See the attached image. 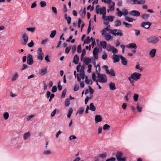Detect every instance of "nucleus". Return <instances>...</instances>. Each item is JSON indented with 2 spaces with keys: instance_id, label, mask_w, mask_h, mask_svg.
I'll use <instances>...</instances> for the list:
<instances>
[{
  "instance_id": "nucleus-12",
  "label": "nucleus",
  "mask_w": 161,
  "mask_h": 161,
  "mask_svg": "<svg viewBox=\"0 0 161 161\" xmlns=\"http://www.w3.org/2000/svg\"><path fill=\"white\" fill-rule=\"evenodd\" d=\"M102 18L105 21L112 22L115 18V17L112 15L105 16V15H104L102 16Z\"/></svg>"
},
{
  "instance_id": "nucleus-57",
  "label": "nucleus",
  "mask_w": 161,
  "mask_h": 161,
  "mask_svg": "<svg viewBox=\"0 0 161 161\" xmlns=\"http://www.w3.org/2000/svg\"><path fill=\"white\" fill-rule=\"evenodd\" d=\"M136 68L139 69L140 71H142L143 70V68H141L139 64H137L135 67Z\"/></svg>"
},
{
  "instance_id": "nucleus-64",
  "label": "nucleus",
  "mask_w": 161,
  "mask_h": 161,
  "mask_svg": "<svg viewBox=\"0 0 161 161\" xmlns=\"http://www.w3.org/2000/svg\"><path fill=\"white\" fill-rule=\"evenodd\" d=\"M112 53L114 54L117 53L118 52L117 49L116 48H114V47H113V48H112Z\"/></svg>"
},
{
  "instance_id": "nucleus-14",
  "label": "nucleus",
  "mask_w": 161,
  "mask_h": 161,
  "mask_svg": "<svg viewBox=\"0 0 161 161\" xmlns=\"http://www.w3.org/2000/svg\"><path fill=\"white\" fill-rule=\"evenodd\" d=\"M151 25V23L149 22H143L141 25V26L144 28L148 29Z\"/></svg>"
},
{
  "instance_id": "nucleus-44",
  "label": "nucleus",
  "mask_w": 161,
  "mask_h": 161,
  "mask_svg": "<svg viewBox=\"0 0 161 161\" xmlns=\"http://www.w3.org/2000/svg\"><path fill=\"white\" fill-rule=\"evenodd\" d=\"M139 95L137 93H135L133 96V99L135 102L137 101Z\"/></svg>"
},
{
  "instance_id": "nucleus-25",
  "label": "nucleus",
  "mask_w": 161,
  "mask_h": 161,
  "mask_svg": "<svg viewBox=\"0 0 161 161\" xmlns=\"http://www.w3.org/2000/svg\"><path fill=\"white\" fill-rule=\"evenodd\" d=\"M52 153V152L50 150H45L43 152V154L45 156L50 155Z\"/></svg>"
},
{
  "instance_id": "nucleus-41",
  "label": "nucleus",
  "mask_w": 161,
  "mask_h": 161,
  "mask_svg": "<svg viewBox=\"0 0 161 161\" xmlns=\"http://www.w3.org/2000/svg\"><path fill=\"white\" fill-rule=\"evenodd\" d=\"M125 20L129 22H132L133 21L135 20V19H134L133 18H130L127 16L125 17Z\"/></svg>"
},
{
  "instance_id": "nucleus-61",
  "label": "nucleus",
  "mask_w": 161,
  "mask_h": 161,
  "mask_svg": "<svg viewBox=\"0 0 161 161\" xmlns=\"http://www.w3.org/2000/svg\"><path fill=\"white\" fill-rule=\"evenodd\" d=\"M76 137L74 135L70 136L69 137V140L70 141H72L73 140L76 139Z\"/></svg>"
},
{
  "instance_id": "nucleus-51",
  "label": "nucleus",
  "mask_w": 161,
  "mask_h": 161,
  "mask_svg": "<svg viewBox=\"0 0 161 161\" xmlns=\"http://www.w3.org/2000/svg\"><path fill=\"white\" fill-rule=\"evenodd\" d=\"M123 24L125 25L126 27L127 28H130L132 26L131 25L127 22H123Z\"/></svg>"
},
{
  "instance_id": "nucleus-63",
  "label": "nucleus",
  "mask_w": 161,
  "mask_h": 161,
  "mask_svg": "<svg viewBox=\"0 0 161 161\" xmlns=\"http://www.w3.org/2000/svg\"><path fill=\"white\" fill-rule=\"evenodd\" d=\"M66 92V90L65 89L64 90L63 92L61 95V97L63 98L65 97V94Z\"/></svg>"
},
{
  "instance_id": "nucleus-34",
  "label": "nucleus",
  "mask_w": 161,
  "mask_h": 161,
  "mask_svg": "<svg viewBox=\"0 0 161 161\" xmlns=\"http://www.w3.org/2000/svg\"><path fill=\"white\" fill-rule=\"evenodd\" d=\"M89 107L91 111H94L96 110V107L92 103H91L90 104Z\"/></svg>"
},
{
  "instance_id": "nucleus-10",
  "label": "nucleus",
  "mask_w": 161,
  "mask_h": 161,
  "mask_svg": "<svg viewBox=\"0 0 161 161\" xmlns=\"http://www.w3.org/2000/svg\"><path fill=\"white\" fill-rule=\"evenodd\" d=\"M122 156V153L120 152H118L116 154V157L118 161H126V158H124L121 157Z\"/></svg>"
},
{
  "instance_id": "nucleus-52",
  "label": "nucleus",
  "mask_w": 161,
  "mask_h": 161,
  "mask_svg": "<svg viewBox=\"0 0 161 161\" xmlns=\"http://www.w3.org/2000/svg\"><path fill=\"white\" fill-rule=\"evenodd\" d=\"M127 105L126 103H123L122 104V109L123 110H125L126 109V108L127 107Z\"/></svg>"
},
{
  "instance_id": "nucleus-35",
  "label": "nucleus",
  "mask_w": 161,
  "mask_h": 161,
  "mask_svg": "<svg viewBox=\"0 0 161 161\" xmlns=\"http://www.w3.org/2000/svg\"><path fill=\"white\" fill-rule=\"evenodd\" d=\"M47 71L46 69H42L39 71V74L42 75H44L46 73Z\"/></svg>"
},
{
  "instance_id": "nucleus-54",
  "label": "nucleus",
  "mask_w": 161,
  "mask_h": 161,
  "mask_svg": "<svg viewBox=\"0 0 161 161\" xmlns=\"http://www.w3.org/2000/svg\"><path fill=\"white\" fill-rule=\"evenodd\" d=\"M130 2H132V4H139V3L138 2V1L137 0H131L130 1Z\"/></svg>"
},
{
  "instance_id": "nucleus-24",
  "label": "nucleus",
  "mask_w": 161,
  "mask_h": 161,
  "mask_svg": "<svg viewBox=\"0 0 161 161\" xmlns=\"http://www.w3.org/2000/svg\"><path fill=\"white\" fill-rule=\"evenodd\" d=\"M19 77V74L17 72H15L12 76L11 80L12 81H15Z\"/></svg>"
},
{
  "instance_id": "nucleus-15",
  "label": "nucleus",
  "mask_w": 161,
  "mask_h": 161,
  "mask_svg": "<svg viewBox=\"0 0 161 161\" xmlns=\"http://www.w3.org/2000/svg\"><path fill=\"white\" fill-rule=\"evenodd\" d=\"M31 136V133L30 131H28L27 132L24 133L23 136V139L24 141H26L28 140L30 137Z\"/></svg>"
},
{
  "instance_id": "nucleus-13",
  "label": "nucleus",
  "mask_w": 161,
  "mask_h": 161,
  "mask_svg": "<svg viewBox=\"0 0 161 161\" xmlns=\"http://www.w3.org/2000/svg\"><path fill=\"white\" fill-rule=\"evenodd\" d=\"M99 49L97 47H96L94 48L93 51V54L95 59H97L98 58V52Z\"/></svg>"
},
{
  "instance_id": "nucleus-43",
  "label": "nucleus",
  "mask_w": 161,
  "mask_h": 161,
  "mask_svg": "<svg viewBox=\"0 0 161 161\" xmlns=\"http://www.w3.org/2000/svg\"><path fill=\"white\" fill-rule=\"evenodd\" d=\"M136 108L137 109L139 112H142V106L141 105H139V104H137Z\"/></svg>"
},
{
  "instance_id": "nucleus-46",
  "label": "nucleus",
  "mask_w": 161,
  "mask_h": 161,
  "mask_svg": "<svg viewBox=\"0 0 161 161\" xmlns=\"http://www.w3.org/2000/svg\"><path fill=\"white\" fill-rule=\"evenodd\" d=\"M40 5L41 7H44L47 5V3L45 1H41L40 3Z\"/></svg>"
},
{
  "instance_id": "nucleus-39",
  "label": "nucleus",
  "mask_w": 161,
  "mask_h": 161,
  "mask_svg": "<svg viewBox=\"0 0 161 161\" xmlns=\"http://www.w3.org/2000/svg\"><path fill=\"white\" fill-rule=\"evenodd\" d=\"M110 128V125L107 124H105L103 127V129L105 130H108Z\"/></svg>"
},
{
  "instance_id": "nucleus-62",
  "label": "nucleus",
  "mask_w": 161,
  "mask_h": 161,
  "mask_svg": "<svg viewBox=\"0 0 161 161\" xmlns=\"http://www.w3.org/2000/svg\"><path fill=\"white\" fill-rule=\"evenodd\" d=\"M92 65L91 64H88V69L87 72L88 73H90L91 72V68Z\"/></svg>"
},
{
  "instance_id": "nucleus-22",
  "label": "nucleus",
  "mask_w": 161,
  "mask_h": 161,
  "mask_svg": "<svg viewBox=\"0 0 161 161\" xmlns=\"http://www.w3.org/2000/svg\"><path fill=\"white\" fill-rule=\"evenodd\" d=\"M115 3L114 2H112L111 4H110L108 6L109 9L107 10V11L109 12V11H113L114 9Z\"/></svg>"
},
{
  "instance_id": "nucleus-38",
  "label": "nucleus",
  "mask_w": 161,
  "mask_h": 161,
  "mask_svg": "<svg viewBox=\"0 0 161 161\" xmlns=\"http://www.w3.org/2000/svg\"><path fill=\"white\" fill-rule=\"evenodd\" d=\"M26 29L28 31H31V32H33L36 30V28L35 27H31L27 28Z\"/></svg>"
},
{
  "instance_id": "nucleus-58",
  "label": "nucleus",
  "mask_w": 161,
  "mask_h": 161,
  "mask_svg": "<svg viewBox=\"0 0 161 161\" xmlns=\"http://www.w3.org/2000/svg\"><path fill=\"white\" fill-rule=\"evenodd\" d=\"M57 90V88L56 86H53L52 88V92H56Z\"/></svg>"
},
{
  "instance_id": "nucleus-27",
  "label": "nucleus",
  "mask_w": 161,
  "mask_h": 161,
  "mask_svg": "<svg viewBox=\"0 0 161 161\" xmlns=\"http://www.w3.org/2000/svg\"><path fill=\"white\" fill-rule=\"evenodd\" d=\"M79 60V58L77 55H75L74 58L73 62L76 64H78Z\"/></svg>"
},
{
  "instance_id": "nucleus-49",
  "label": "nucleus",
  "mask_w": 161,
  "mask_h": 161,
  "mask_svg": "<svg viewBox=\"0 0 161 161\" xmlns=\"http://www.w3.org/2000/svg\"><path fill=\"white\" fill-rule=\"evenodd\" d=\"M71 48V47L70 46L66 47L65 50V53L67 54L69 52Z\"/></svg>"
},
{
  "instance_id": "nucleus-11",
  "label": "nucleus",
  "mask_w": 161,
  "mask_h": 161,
  "mask_svg": "<svg viewBox=\"0 0 161 161\" xmlns=\"http://www.w3.org/2000/svg\"><path fill=\"white\" fill-rule=\"evenodd\" d=\"M34 62L33 56L30 54H28L27 55V63L29 65H32Z\"/></svg>"
},
{
  "instance_id": "nucleus-2",
  "label": "nucleus",
  "mask_w": 161,
  "mask_h": 161,
  "mask_svg": "<svg viewBox=\"0 0 161 161\" xmlns=\"http://www.w3.org/2000/svg\"><path fill=\"white\" fill-rule=\"evenodd\" d=\"M76 69L77 72H80L79 74H77V80L79 82L81 79L83 80L85 78L84 68L83 66L79 65L77 66Z\"/></svg>"
},
{
  "instance_id": "nucleus-17",
  "label": "nucleus",
  "mask_w": 161,
  "mask_h": 161,
  "mask_svg": "<svg viewBox=\"0 0 161 161\" xmlns=\"http://www.w3.org/2000/svg\"><path fill=\"white\" fill-rule=\"evenodd\" d=\"M126 47L129 48L134 49H136L137 48L136 44L135 43H130L127 45L126 46Z\"/></svg>"
},
{
  "instance_id": "nucleus-19",
  "label": "nucleus",
  "mask_w": 161,
  "mask_h": 161,
  "mask_svg": "<svg viewBox=\"0 0 161 161\" xmlns=\"http://www.w3.org/2000/svg\"><path fill=\"white\" fill-rule=\"evenodd\" d=\"M102 117L99 115H97L95 116V122L96 123H97L99 122H100L102 121Z\"/></svg>"
},
{
  "instance_id": "nucleus-4",
  "label": "nucleus",
  "mask_w": 161,
  "mask_h": 161,
  "mask_svg": "<svg viewBox=\"0 0 161 161\" xmlns=\"http://www.w3.org/2000/svg\"><path fill=\"white\" fill-rule=\"evenodd\" d=\"M108 27L109 26H108L105 28V30L103 31V33L105 32V31L108 30H109V32L115 36H122L123 35V33L122 30L118 29L111 30Z\"/></svg>"
},
{
  "instance_id": "nucleus-8",
  "label": "nucleus",
  "mask_w": 161,
  "mask_h": 161,
  "mask_svg": "<svg viewBox=\"0 0 161 161\" xmlns=\"http://www.w3.org/2000/svg\"><path fill=\"white\" fill-rule=\"evenodd\" d=\"M141 74L137 72H135L131 74V78L135 81L137 80L141 76Z\"/></svg>"
},
{
  "instance_id": "nucleus-18",
  "label": "nucleus",
  "mask_w": 161,
  "mask_h": 161,
  "mask_svg": "<svg viewBox=\"0 0 161 161\" xmlns=\"http://www.w3.org/2000/svg\"><path fill=\"white\" fill-rule=\"evenodd\" d=\"M120 59L121 63L124 65H126L127 63V60L124 57L120 55Z\"/></svg>"
},
{
  "instance_id": "nucleus-1",
  "label": "nucleus",
  "mask_w": 161,
  "mask_h": 161,
  "mask_svg": "<svg viewBox=\"0 0 161 161\" xmlns=\"http://www.w3.org/2000/svg\"><path fill=\"white\" fill-rule=\"evenodd\" d=\"M95 67H96V71L98 77V80L102 83H105L107 81V76L104 74H100V66L98 65H96V63L94 64Z\"/></svg>"
},
{
  "instance_id": "nucleus-47",
  "label": "nucleus",
  "mask_w": 161,
  "mask_h": 161,
  "mask_svg": "<svg viewBox=\"0 0 161 161\" xmlns=\"http://www.w3.org/2000/svg\"><path fill=\"white\" fill-rule=\"evenodd\" d=\"M121 22L120 20H117L115 22V26L117 27L120 26L121 24Z\"/></svg>"
},
{
  "instance_id": "nucleus-9",
  "label": "nucleus",
  "mask_w": 161,
  "mask_h": 161,
  "mask_svg": "<svg viewBox=\"0 0 161 161\" xmlns=\"http://www.w3.org/2000/svg\"><path fill=\"white\" fill-rule=\"evenodd\" d=\"M105 30V28L103 29L102 31V35L104 37L107 41H109L111 39H112V37L109 34H107V31L109 32V30H106L105 31V32H103V31Z\"/></svg>"
},
{
  "instance_id": "nucleus-48",
  "label": "nucleus",
  "mask_w": 161,
  "mask_h": 161,
  "mask_svg": "<svg viewBox=\"0 0 161 161\" xmlns=\"http://www.w3.org/2000/svg\"><path fill=\"white\" fill-rule=\"evenodd\" d=\"M90 37L89 36H88L86 40L85 41L84 43L88 44L90 43Z\"/></svg>"
},
{
  "instance_id": "nucleus-37",
  "label": "nucleus",
  "mask_w": 161,
  "mask_h": 161,
  "mask_svg": "<svg viewBox=\"0 0 161 161\" xmlns=\"http://www.w3.org/2000/svg\"><path fill=\"white\" fill-rule=\"evenodd\" d=\"M56 33L57 31L55 30L52 31L50 35V37L51 38H53L56 35Z\"/></svg>"
},
{
  "instance_id": "nucleus-23",
  "label": "nucleus",
  "mask_w": 161,
  "mask_h": 161,
  "mask_svg": "<svg viewBox=\"0 0 161 161\" xmlns=\"http://www.w3.org/2000/svg\"><path fill=\"white\" fill-rule=\"evenodd\" d=\"M156 52V49L155 48H153L150 51L149 54L151 58H153L155 56Z\"/></svg>"
},
{
  "instance_id": "nucleus-60",
  "label": "nucleus",
  "mask_w": 161,
  "mask_h": 161,
  "mask_svg": "<svg viewBox=\"0 0 161 161\" xmlns=\"http://www.w3.org/2000/svg\"><path fill=\"white\" fill-rule=\"evenodd\" d=\"M77 52L79 53L81 52V46L80 45H79L78 46Z\"/></svg>"
},
{
  "instance_id": "nucleus-53",
  "label": "nucleus",
  "mask_w": 161,
  "mask_h": 161,
  "mask_svg": "<svg viewBox=\"0 0 161 161\" xmlns=\"http://www.w3.org/2000/svg\"><path fill=\"white\" fill-rule=\"evenodd\" d=\"M107 54L106 53H103V54L102 56V58L103 60L106 59L107 58Z\"/></svg>"
},
{
  "instance_id": "nucleus-5",
  "label": "nucleus",
  "mask_w": 161,
  "mask_h": 161,
  "mask_svg": "<svg viewBox=\"0 0 161 161\" xmlns=\"http://www.w3.org/2000/svg\"><path fill=\"white\" fill-rule=\"evenodd\" d=\"M106 12V8L105 7H100L99 5L96 7V13L97 14H102L103 16L105 15Z\"/></svg>"
},
{
  "instance_id": "nucleus-3",
  "label": "nucleus",
  "mask_w": 161,
  "mask_h": 161,
  "mask_svg": "<svg viewBox=\"0 0 161 161\" xmlns=\"http://www.w3.org/2000/svg\"><path fill=\"white\" fill-rule=\"evenodd\" d=\"M159 38H161L160 36L157 37L155 36H151L147 38L146 41L148 44L156 45L159 42Z\"/></svg>"
},
{
  "instance_id": "nucleus-6",
  "label": "nucleus",
  "mask_w": 161,
  "mask_h": 161,
  "mask_svg": "<svg viewBox=\"0 0 161 161\" xmlns=\"http://www.w3.org/2000/svg\"><path fill=\"white\" fill-rule=\"evenodd\" d=\"M37 58L39 60L42 61L44 58V54L41 47L39 48L37 51Z\"/></svg>"
},
{
  "instance_id": "nucleus-50",
  "label": "nucleus",
  "mask_w": 161,
  "mask_h": 161,
  "mask_svg": "<svg viewBox=\"0 0 161 161\" xmlns=\"http://www.w3.org/2000/svg\"><path fill=\"white\" fill-rule=\"evenodd\" d=\"M28 46L30 47H32L34 46V43L33 41L31 40V42L28 44Z\"/></svg>"
},
{
  "instance_id": "nucleus-21",
  "label": "nucleus",
  "mask_w": 161,
  "mask_h": 161,
  "mask_svg": "<svg viewBox=\"0 0 161 161\" xmlns=\"http://www.w3.org/2000/svg\"><path fill=\"white\" fill-rule=\"evenodd\" d=\"M81 61H83L86 65H88L91 62V60L90 58L86 57L83 58V59H82V60H81Z\"/></svg>"
},
{
  "instance_id": "nucleus-20",
  "label": "nucleus",
  "mask_w": 161,
  "mask_h": 161,
  "mask_svg": "<svg viewBox=\"0 0 161 161\" xmlns=\"http://www.w3.org/2000/svg\"><path fill=\"white\" fill-rule=\"evenodd\" d=\"M120 58V55H114L113 57V62L114 63L118 62Z\"/></svg>"
},
{
  "instance_id": "nucleus-30",
  "label": "nucleus",
  "mask_w": 161,
  "mask_h": 161,
  "mask_svg": "<svg viewBox=\"0 0 161 161\" xmlns=\"http://www.w3.org/2000/svg\"><path fill=\"white\" fill-rule=\"evenodd\" d=\"M65 19L66 20H67V23L68 24H70L71 22V18L69 16H68L66 14H65L64 15Z\"/></svg>"
},
{
  "instance_id": "nucleus-55",
  "label": "nucleus",
  "mask_w": 161,
  "mask_h": 161,
  "mask_svg": "<svg viewBox=\"0 0 161 161\" xmlns=\"http://www.w3.org/2000/svg\"><path fill=\"white\" fill-rule=\"evenodd\" d=\"M113 47L109 45H108L107 47V50L108 51H112Z\"/></svg>"
},
{
  "instance_id": "nucleus-56",
  "label": "nucleus",
  "mask_w": 161,
  "mask_h": 161,
  "mask_svg": "<svg viewBox=\"0 0 161 161\" xmlns=\"http://www.w3.org/2000/svg\"><path fill=\"white\" fill-rule=\"evenodd\" d=\"M123 15L124 16H126L128 14V12L126 9H124L123 10Z\"/></svg>"
},
{
  "instance_id": "nucleus-45",
  "label": "nucleus",
  "mask_w": 161,
  "mask_h": 161,
  "mask_svg": "<svg viewBox=\"0 0 161 161\" xmlns=\"http://www.w3.org/2000/svg\"><path fill=\"white\" fill-rule=\"evenodd\" d=\"M70 104V101L69 99H66L65 100V106L68 107L69 106Z\"/></svg>"
},
{
  "instance_id": "nucleus-32",
  "label": "nucleus",
  "mask_w": 161,
  "mask_h": 161,
  "mask_svg": "<svg viewBox=\"0 0 161 161\" xmlns=\"http://www.w3.org/2000/svg\"><path fill=\"white\" fill-rule=\"evenodd\" d=\"M85 82L87 84L91 85L92 83V81L91 79L88 80L87 76H86L85 78Z\"/></svg>"
},
{
  "instance_id": "nucleus-40",
  "label": "nucleus",
  "mask_w": 161,
  "mask_h": 161,
  "mask_svg": "<svg viewBox=\"0 0 161 161\" xmlns=\"http://www.w3.org/2000/svg\"><path fill=\"white\" fill-rule=\"evenodd\" d=\"M73 112V109L72 108H70L69 109L68 113L67 115V117L68 118H69L71 117V115Z\"/></svg>"
},
{
  "instance_id": "nucleus-16",
  "label": "nucleus",
  "mask_w": 161,
  "mask_h": 161,
  "mask_svg": "<svg viewBox=\"0 0 161 161\" xmlns=\"http://www.w3.org/2000/svg\"><path fill=\"white\" fill-rule=\"evenodd\" d=\"M129 14L132 16L136 17L139 16L140 15V12L138 11L135 10L131 11L129 13Z\"/></svg>"
},
{
  "instance_id": "nucleus-31",
  "label": "nucleus",
  "mask_w": 161,
  "mask_h": 161,
  "mask_svg": "<svg viewBox=\"0 0 161 161\" xmlns=\"http://www.w3.org/2000/svg\"><path fill=\"white\" fill-rule=\"evenodd\" d=\"M84 111V108L83 107H80L79 108L76 114H82Z\"/></svg>"
},
{
  "instance_id": "nucleus-29",
  "label": "nucleus",
  "mask_w": 161,
  "mask_h": 161,
  "mask_svg": "<svg viewBox=\"0 0 161 161\" xmlns=\"http://www.w3.org/2000/svg\"><path fill=\"white\" fill-rule=\"evenodd\" d=\"M109 87L110 89L111 90H114L116 89L115 83L114 82H112L109 83Z\"/></svg>"
},
{
  "instance_id": "nucleus-59",
  "label": "nucleus",
  "mask_w": 161,
  "mask_h": 161,
  "mask_svg": "<svg viewBox=\"0 0 161 161\" xmlns=\"http://www.w3.org/2000/svg\"><path fill=\"white\" fill-rule=\"evenodd\" d=\"M53 12L55 14L57 13V10L56 8L55 7H53L52 8Z\"/></svg>"
},
{
  "instance_id": "nucleus-28",
  "label": "nucleus",
  "mask_w": 161,
  "mask_h": 161,
  "mask_svg": "<svg viewBox=\"0 0 161 161\" xmlns=\"http://www.w3.org/2000/svg\"><path fill=\"white\" fill-rule=\"evenodd\" d=\"M107 74L109 75L110 76L114 77L115 76V74L114 71L112 69L109 70L107 73Z\"/></svg>"
},
{
  "instance_id": "nucleus-26",
  "label": "nucleus",
  "mask_w": 161,
  "mask_h": 161,
  "mask_svg": "<svg viewBox=\"0 0 161 161\" xmlns=\"http://www.w3.org/2000/svg\"><path fill=\"white\" fill-rule=\"evenodd\" d=\"M3 117L5 120H7L9 117V114L8 112H4L3 114Z\"/></svg>"
},
{
  "instance_id": "nucleus-33",
  "label": "nucleus",
  "mask_w": 161,
  "mask_h": 161,
  "mask_svg": "<svg viewBox=\"0 0 161 161\" xmlns=\"http://www.w3.org/2000/svg\"><path fill=\"white\" fill-rule=\"evenodd\" d=\"M149 17V15L147 14H145L141 16V18L144 20H147Z\"/></svg>"
},
{
  "instance_id": "nucleus-36",
  "label": "nucleus",
  "mask_w": 161,
  "mask_h": 161,
  "mask_svg": "<svg viewBox=\"0 0 161 161\" xmlns=\"http://www.w3.org/2000/svg\"><path fill=\"white\" fill-rule=\"evenodd\" d=\"M100 44L101 46H102L103 48L105 49L106 48L107 43L106 41H101Z\"/></svg>"
},
{
  "instance_id": "nucleus-7",
  "label": "nucleus",
  "mask_w": 161,
  "mask_h": 161,
  "mask_svg": "<svg viewBox=\"0 0 161 161\" xmlns=\"http://www.w3.org/2000/svg\"><path fill=\"white\" fill-rule=\"evenodd\" d=\"M22 41L21 42V44L22 45H25L27 43L28 40V36L27 34L25 32H23L22 34Z\"/></svg>"
},
{
  "instance_id": "nucleus-42",
  "label": "nucleus",
  "mask_w": 161,
  "mask_h": 161,
  "mask_svg": "<svg viewBox=\"0 0 161 161\" xmlns=\"http://www.w3.org/2000/svg\"><path fill=\"white\" fill-rule=\"evenodd\" d=\"M86 51L85 49H83L82 51V54L81 55L80 59L81 60H82V59H83V58H85L84 56L86 54Z\"/></svg>"
}]
</instances>
